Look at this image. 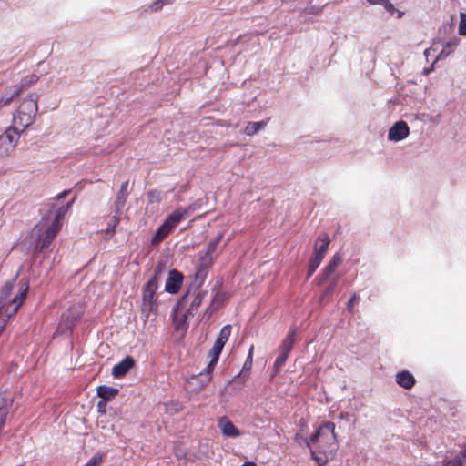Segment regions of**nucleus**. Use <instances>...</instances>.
Returning <instances> with one entry per match:
<instances>
[{"mask_svg": "<svg viewBox=\"0 0 466 466\" xmlns=\"http://www.w3.org/2000/svg\"><path fill=\"white\" fill-rule=\"evenodd\" d=\"M119 223V218L116 215L111 217V218L109 219L108 223H107V227L106 228V232L107 234H115V228L117 226V224Z\"/></svg>", "mask_w": 466, "mask_h": 466, "instance_id": "473e14b6", "label": "nucleus"}, {"mask_svg": "<svg viewBox=\"0 0 466 466\" xmlns=\"http://www.w3.org/2000/svg\"><path fill=\"white\" fill-rule=\"evenodd\" d=\"M322 259H323L322 257H320L315 253L313 254L312 258L309 260V264L308 277H310L316 271V269L321 263Z\"/></svg>", "mask_w": 466, "mask_h": 466, "instance_id": "bb28decb", "label": "nucleus"}, {"mask_svg": "<svg viewBox=\"0 0 466 466\" xmlns=\"http://www.w3.org/2000/svg\"><path fill=\"white\" fill-rule=\"evenodd\" d=\"M305 445L318 465L324 466L332 461L339 450L335 424L328 421L320 425L309 440H305Z\"/></svg>", "mask_w": 466, "mask_h": 466, "instance_id": "f257e3e1", "label": "nucleus"}, {"mask_svg": "<svg viewBox=\"0 0 466 466\" xmlns=\"http://www.w3.org/2000/svg\"><path fill=\"white\" fill-rule=\"evenodd\" d=\"M335 286H336V281L334 280L326 288L322 296L319 299L320 302H322L327 296L330 295L333 292Z\"/></svg>", "mask_w": 466, "mask_h": 466, "instance_id": "4c0bfd02", "label": "nucleus"}, {"mask_svg": "<svg viewBox=\"0 0 466 466\" xmlns=\"http://www.w3.org/2000/svg\"><path fill=\"white\" fill-rule=\"evenodd\" d=\"M253 351H254V346L252 345L249 348L248 357L246 359V361L244 363L243 370H250L253 364Z\"/></svg>", "mask_w": 466, "mask_h": 466, "instance_id": "c9c22d12", "label": "nucleus"}, {"mask_svg": "<svg viewBox=\"0 0 466 466\" xmlns=\"http://www.w3.org/2000/svg\"><path fill=\"white\" fill-rule=\"evenodd\" d=\"M289 354V353H288V352L279 351V355L278 356V358L276 359L275 363H274V372L275 373L279 372V370L285 364Z\"/></svg>", "mask_w": 466, "mask_h": 466, "instance_id": "c756f323", "label": "nucleus"}, {"mask_svg": "<svg viewBox=\"0 0 466 466\" xmlns=\"http://www.w3.org/2000/svg\"><path fill=\"white\" fill-rule=\"evenodd\" d=\"M21 93V89H15L12 91L9 95H5L2 97H0V109L3 106H5L10 104V102L19 94Z\"/></svg>", "mask_w": 466, "mask_h": 466, "instance_id": "cd10ccee", "label": "nucleus"}, {"mask_svg": "<svg viewBox=\"0 0 466 466\" xmlns=\"http://www.w3.org/2000/svg\"><path fill=\"white\" fill-rule=\"evenodd\" d=\"M459 33L461 35H466V13L460 14Z\"/></svg>", "mask_w": 466, "mask_h": 466, "instance_id": "e433bc0d", "label": "nucleus"}, {"mask_svg": "<svg viewBox=\"0 0 466 466\" xmlns=\"http://www.w3.org/2000/svg\"><path fill=\"white\" fill-rule=\"evenodd\" d=\"M359 299L358 295L357 294H353L351 296V298L350 299V300L348 301L347 303V309L348 311H352V309H353V305L355 303V301Z\"/></svg>", "mask_w": 466, "mask_h": 466, "instance_id": "a19ab883", "label": "nucleus"}, {"mask_svg": "<svg viewBox=\"0 0 466 466\" xmlns=\"http://www.w3.org/2000/svg\"><path fill=\"white\" fill-rule=\"evenodd\" d=\"M381 5H383L385 9L390 13H392L394 10V5L389 0H384Z\"/></svg>", "mask_w": 466, "mask_h": 466, "instance_id": "79ce46f5", "label": "nucleus"}, {"mask_svg": "<svg viewBox=\"0 0 466 466\" xmlns=\"http://www.w3.org/2000/svg\"><path fill=\"white\" fill-rule=\"evenodd\" d=\"M268 125V120H261L258 122H248L245 127V134L247 136H253L258 131L264 129Z\"/></svg>", "mask_w": 466, "mask_h": 466, "instance_id": "4be33fe9", "label": "nucleus"}, {"mask_svg": "<svg viewBox=\"0 0 466 466\" xmlns=\"http://www.w3.org/2000/svg\"><path fill=\"white\" fill-rule=\"evenodd\" d=\"M199 207L200 204L198 202H195L187 208H178L177 210L181 214V218L184 219L185 218H187L192 212L196 211Z\"/></svg>", "mask_w": 466, "mask_h": 466, "instance_id": "2f4dec72", "label": "nucleus"}, {"mask_svg": "<svg viewBox=\"0 0 466 466\" xmlns=\"http://www.w3.org/2000/svg\"><path fill=\"white\" fill-rule=\"evenodd\" d=\"M83 314V307L81 305H73L63 312L58 329L60 332H66L70 330L76 323L80 319Z\"/></svg>", "mask_w": 466, "mask_h": 466, "instance_id": "0eeeda50", "label": "nucleus"}, {"mask_svg": "<svg viewBox=\"0 0 466 466\" xmlns=\"http://www.w3.org/2000/svg\"><path fill=\"white\" fill-rule=\"evenodd\" d=\"M211 359L208 366L198 375L191 378L192 380H196L199 383V389L205 388L211 380V373L218 363L219 356L215 358V352L210 351Z\"/></svg>", "mask_w": 466, "mask_h": 466, "instance_id": "1a4fd4ad", "label": "nucleus"}, {"mask_svg": "<svg viewBox=\"0 0 466 466\" xmlns=\"http://www.w3.org/2000/svg\"><path fill=\"white\" fill-rule=\"evenodd\" d=\"M241 466H257L254 462H246L242 464Z\"/></svg>", "mask_w": 466, "mask_h": 466, "instance_id": "8fccbe9b", "label": "nucleus"}, {"mask_svg": "<svg viewBox=\"0 0 466 466\" xmlns=\"http://www.w3.org/2000/svg\"><path fill=\"white\" fill-rule=\"evenodd\" d=\"M69 193V190H64L56 196L57 199L65 198Z\"/></svg>", "mask_w": 466, "mask_h": 466, "instance_id": "de8ad7c7", "label": "nucleus"}, {"mask_svg": "<svg viewBox=\"0 0 466 466\" xmlns=\"http://www.w3.org/2000/svg\"><path fill=\"white\" fill-rule=\"evenodd\" d=\"M38 96L31 94L25 98L13 114L12 125L7 127L13 129L20 137L26 128L35 123L38 112Z\"/></svg>", "mask_w": 466, "mask_h": 466, "instance_id": "7ed1b4c3", "label": "nucleus"}, {"mask_svg": "<svg viewBox=\"0 0 466 466\" xmlns=\"http://www.w3.org/2000/svg\"><path fill=\"white\" fill-rule=\"evenodd\" d=\"M38 81V76L35 74H31L26 76L25 78L22 79L20 87L18 89H21V92L24 88L30 86L31 85L36 83Z\"/></svg>", "mask_w": 466, "mask_h": 466, "instance_id": "7c9ffc66", "label": "nucleus"}, {"mask_svg": "<svg viewBox=\"0 0 466 466\" xmlns=\"http://www.w3.org/2000/svg\"><path fill=\"white\" fill-rule=\"evenodd\" d=\"M160 268H156L154 275L147 281L143 289L141 314L145 319H147L150 313L156 308L155 294L158 289L157 274Z\"/></svg>", "mask_w": 466, "mask_h": 466, "instance_id": "39448f33", "label": "nucleus"}, {"mask_svg": "<svg viewBox=\"0 0 466 466\" xmlns=\"http://www.w3.org/2000/svg\"><path fill=\"white\" fill-rule=\"evenodd\" d=\"M171 3V0H156L155 2H153L149 6H148V9L151 11V12H157L159 10L162 9V7L165 5H168Z\"/></svg>", "mask_w": 466, "mask_h": 466, "instance_id": "72a5a7b5", "label": "nucleus"}, {"mask_svg": "<svg viewBox=\"0 0 466 466\" xmlns=\"http://www.w3.org/2000/svg\"><path fill=\"white\" fill-rule=\"evenodd\" d=\"M466 464V443L463 450L451 460H444L442 466H464Z\"/></svg>", "mask_w": 466, "mask_h": 466, "instance_id": "412c9836", "label": "nucleus"}, {"mask_svg": "<svg viewBox=\"0 0 466 466\" xmlns=\"http://www.w3.org/2000/svg\"><path fill=\"white\" fill-rule=\"evenodd\" d=\"M384 0H367L370 5H381Z\"/></svg>", "mask_w": 466, "mask_h": 466, "instance_id": "49530a36", "label": "nucleus"}, {"mask_svg": "<svg viewBox=\"0 0 466 466\" xmlns=\"http://www.w3.org/2000/svg\"><path fill=\"white\" fill-rule=\"evenodd\" d=\"M222 434L226 437H238L240 436L239 430L226 417H223L218 423Z\"/></svg>", "mask_w": 466, "mask_h": 466, "instance_id": "2eb2a0df", "label": "nucleus"}, {"mask_svg": "<svg viewBox=\"0 0 466 466\" xmlns=\"http://www.w3.org/2000/svg\"><path fill=\"white\" fill-rule=\"evenodd\" d=\"M222 299H223V295L220 294L218 291H217L214 294L213 300L210 303V306L207 309V313L208 315H211L213 310H215V309H217L218 308V306H219L220 302L222 301Z\"/></svg>", "mask_w": 466, "mask_h": 466, "instance_id": "c85d7f7f", "label": "nucleus"}, {"mask_svg": "<svg viewBox=\"0 0 466 466\" xmlns=\"http://www.w3.org/2000/svg\"><path fill=\"white\" fill-rule=\"evenodd\" d=\"M231 333V326L229 324L225 325L219 331V334L211 349L212 352H215V358L219 356L225 344L228 340Z\"/></svg>", "mask_w": 466, "mask_h": 466, "instance_id": "ddd939ff", "label": "nucleus"}, {"mask_svg": "<svg viewBox=\"0 0 466 466\" xmlns=\"http://www.w3.org/2000/svg\"><path fill=\"white\" fill-rule=\"evenodd\" d=\"M11 405V400L0 395V431L3 430L7 415L9 413V409Z\"/></svg>", "mask_w": 466, "mask_h": 466, "instance_id": "6ab92c4d", "label": "nucleus"}, {"mask_svg": "<svg viewBox=\"0 0 466 466\" xmlns=\"http://www.w3.org/2000/svg\"><path fill=\"white\" fill-rule=\"evenodd\" d=\"M430 71H431V69H427V70H425V72H424V73H425V74H428Z\"/></svg>", "mask_w": 466, "mask_h": 466, "instance_id": "3c124183", "label": "nucleus"}, {"mask_svg": "<svg viewBox=\"0 0 466 466\" xmlns=\"http://www.w3.org/2000/svg\"><path fill=\"white\" fill-rule=\"evenodd\" d=\"M207 295V291H199L198 292L191 304L189 309H187V313L193 315L198 309V307L201 305L205 296Z\"/></svg>", "mask_w": 466, "mask_h": 466, "instance_id": "393cba45", "label": "nucleus"}, {"mask_svg": "<svg viewBox=\"0 0 466 466\" xmlns=\"http://www.w3.org/2000/svg\"><path fill=\"white\" fill-rule=\"evenodd\" d=\"M128 181H125L121 184L120 189L118 191L127 193Z\"/></svg>", "mask_w": 466, "mask_h": 466, "instance_id": "a18cd8bd", "label": "nucleus"}, {"mask_svg": "<svg viewBox=\"0 0 466 466\" xmlns=\"http://www.w3.org/2000/svg\"><path fill=\"white\" fill-rule=\"evenodd\" d=\"M19 136L13 129H8L0 135V160L7 157L15 147Z\"/></svg>", "mask_w": 466, "mask_h": 466, "instance_id": "6e6552de", "label": "nucleus"}, {"mask_svg": "<svg viewBox=\"0 0 466 466\" xmlns=\"http://www.w3.org/2000/svg\"><path fill=\"white\" fill-rule=\"evenodd\" d=\"M118 393V389L101 385L96 388V394L105 401H108L115 398Z\"/></svg>", "mask_w": 466, "mask_h": 466, "instance_id": "a211bd4d", "label": "nucleus"}, {"mask_svg": "<svg viewBox=\"0 0 466 466\" xmlns=\"http://www.w3.org/2000/svg\"><path fill=\"white\" fill-rule=\"evenodd\" d=\"M106 401H105L104 400H100L97 404L98 411L105 413L106 412Z\"/></svg>", "mask_w": 466, "mask_h": 466, "instance_id": "37998d69", "label": "nucleus"}, {"mask_svg": "<svg viewBox=\"0 0 466 466\" xmlns=\"http://www.w3.org/2000/svg\"><path fill=\"white\" fill-rule=\"evenodd\" d=\"M148 200L150 203L159 202L160 197L157 192L151 191L148 193Z\"/></svg>", "mask_w": 466, "mask_h": 466, "instance_id": "ea45409f", "label": "nucleus"}, {"mask_svg": "<svg viewBox=\"0 0 466 466\" xmlns=\"http://www.w3.org/2000/svg\"><path fill=\"white\" fill-rule=\"evenodd\" d=\"M183 281V275L176 269L169 272V275L166 280L165 290L170 294L177 293Z\"/></svg>", "mask_w": 466, "mask_h": 466, "instance_id": "f8f14e48", "label": "nucleus"}, {"mask_svg": "<svg viewBox=\"0 0 466 466\" xmlns=\"http://www.w3.org/2000/svg\"><path fill=\"white\" fill-rule=\"evenodd\" d=\"M223 232L219 233L214 239H212L207 246L205 254L200 255L198 264L196 266L194 274V284L197 288L200 287L208 275V270L211 266L214 259V252L217 249L218 243L223 238Z\"/></svg>", "mask_w": 466, "mask_h": 466, "instance_id": "20e7f679", "label": "nucleus"}, {"mask_svg": "<svg viewBox=\"0 0 466 466\" xmlns=\"http://www.w3.org/2000/svg\"><path fill=\"white\" fill-rule=\"evenodd\" d=\"M102 461V455L96 454L86 464V466H98Z\"/></svg>", "mask_w": 466, "mask_h": 466, "instance_id": "58836bf2", "label": "nucleus"}, {"mask_svg": "<svg viewBox=\"0 0 466 466\" xmlns=\"http://www.w3.org/2000/svg\"><path fill=\"white\" fill-rule=\"evenodd\" d=\"M74 201L75 198L66 206L57 208L56 216L52 220L43 218L42 220L35 226L29 236L34 252L44 253L51 245L62 227V220L65 215L71 208Z\"/></svg>", "mask_w": 466, "mask_h": 466, "instance_id": "f03ea898", "label": "nucleus"}, {"mask_svg": "<svg viewBox=\"0 0 466 466\" xmlns=\"http://www.w3.org/2000/svg\"><path fill=\"white\" fill-rule=\"evenodd\" d=\"M186 315L181 318L176 317L174 319V324L177 330H186L187 329V325L186 323Z\"/></svg>", "mask_w": 466, "mask_h": 466, "instance_id": "f704fd0d", "label": "nucleus"}, {"mask_svg": "<svg viewBox=\"0 0 466 466\" xmlns=\"http://www.w3.org/2000/svg\"><path fill=\"white\" fill-rule=\"evenodd\" d=\"M459 44V39L454 37L451 40H449L443 46L442 50L438 55L437 59H441L447 57L450 54L453 52L455 47Z\"/></svg>", "mask_w": 466, "mask_h": 466, "instance_id": "5701e85b", "label": "nucleus"}, {"mask_svg": "<svg viewBox=\"0 0 466 466\" xmlns=\"http://www.w3.org/2000/svg\"><path fill=\"white\" fill-rule=\"evenodd\" d=\"M17 275L11 280L5 283V285L1 289L0 292V318L5 316V311L6 308L9 306L10 301L14 299H10V296L13 292V289L15 283L16 281Z\"/></svg>", "mask_w": 466, "mask_h": 466, "instance_id": "9b49d317", "label": "nucleus"}, {"mask_svg": "<svg viewBox=\"0 0 466 466\" xmlns=\"http://www.w3.org/2000/svg\"><path fill=\"white\" fill-rule=\"evenodd\" d=\"M339 417H340V419H343V420H350V413H348V412H345V413H344V412H342V413H340V416H339Z\"/></svg>", "mask_w": 466, "mask_h": 466, "instance_id": "09e8293b", "label": "nucleus"}, {"mask_svg": "<svg viewBox=\"0 0 466 466\" xmlns=\"http://www.w3.org/2000/svg\"><path fill=\"white\" fill-rule=\"evenodd\" d=\"M341 263V257L339 254H335L329 263V265L325 268L323 272L324 279H328L338 268V266Z\"/></svg>", "mask_w": 466, "mask_h": 466, "instance_id": "b1692460", "label": "nucleus"}, {"mask_svg": "<svg viewBox=\"0 0 466 466\" xmlns=\"http://www.w3.org/2000/svg\"><path fill=\"white\" fill-rule=\"evenodd\" d=\"M135 365V360L131 356H126L120 362L114 366L112 375L115 378H121Z\"/></svg>", "mask_w": 466, "mask_h": 466, "instance_id": "4468645a", "label": "nucleus"}, {"mask_svg": "<svg viewBox=\"0 0 466 466\" xmlns=\"http://www.w3.org/2000/svg\"><path fill=\"white\" fill-rule=\"evenodd\" d=\"M330 243V239L328 234L321 233L317 239L314 253L324 258L328 248L329 245Z\"/></svg>", "mask_w": 466, "mask_h": 466, "instance_id": "f3484780", "label": "nucleus"}, {"mask_svg": "<svg viewBox=\"0 0 466 466\" xmlns=\"http://www.w3.org/2000/svg\"><path fill=\"white\" fill-rule=\"evenodd\" d=\"M128 193L118 191L115 201V212L120 214L126 205Z\"/></svg>", "mask_w": 466, "mask_h": 466, "instance_id": "a878e982", "label": "nucleus"}, {"mask_svg": "<svg viewBox=\"0 0 466 466\" xmlns=\"http://www.w3.org/2000/svg\"><path fill=\"white\" fill-rule=\"evenodd\" d=\"M396 382L399 386L409 390L415 384V379L411 373L407 370H403L396 374Z\"/></svg>", "mask_w": 466, "mask_h": 466, "instance_id": "dca6fc26", "label": "nucleus"}, {"mask_svg": "<svg viewBox=\"0 0 466 466\" xmlns=\"http://www.w3.org/2000/svg\"><path fill=\"white\" fill-rule=\"evenodd\" d=\"M294 440L297 443L299 444H302L304 443L305 444V440H307L306 438H303L301 434L299 433H297L294 437Z\"/></svg>", "mask_w": 466, "mask_h": 466, "instance_id": "c03bdc74", "label": "nucleus"}, {"mask_svg": "<svg viewBox=\"0 0 466 466\" xmlns=\"http://www.w3.org/2000/svg\"><path fill=\"white\" fill-rule=\"evenodd\" d=\"M182 219L181 214L177 209L172 212L156 231L151 240L152 244L156 245L161 242Z\"/></svg>", "mask_w": 466, "mask_h": 466, "instance_id": "423d86ee", "label": "nucleus"}, {"mask_svg": "<svg viewBox=\"0 0 466 466\" xmlns=\"http://www.w3.org/2000/svg\"><path fill=\"white\" fill-rule=\"evenodd\" d=\"M410 134V127L408 124L400 120L393 124L389 129L388 139L392 142H399L405 139Z\"/></svg>", "mask_w": 466, "mask_h": 466, "instance_id": "9d476101", "label": "nucleus"}, {"mask_svg": "<svg viewBox=\"0 0 466 466\" xmlns=\"http://www.w3.org/2000/svg\"><path fill=\"white\" fill-rule=\"evenodd\" d=\"M296 338V330L290 329L283 339L279 350L289 353L293 349Z\"/></svg>", "mask_w": 466, "mask_h": 466, "instance_id": "aec40b11", "label": "nucleus"}]
</instances>
